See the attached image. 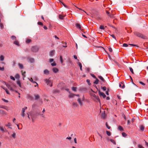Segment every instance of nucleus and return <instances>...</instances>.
Returning <instances> with one entry per match:
<instances>
[{
	"instance_id": "nucleus-48",
	"label": "nucleus",
	"mask_w": 148,
	"mask_h": 148,
	"mask_svg": "<svg viewBox=\"0 0 148 148\" xmlns=\"http://www.w3.org/2000/svg\"><path fill=\"white\" fill-rule=\"evenodd\" d=\"M90 75L92 76V77L94 78H95V79L96 78V77H95V75L94 74H91Z\"/></svg>"
},
{
	"instance_id": "nucleus-20",
	"label": "nucleus",
	"mask_w": 148,
	"mask_h": 148,
	"mask_svg": "<svg viewBox=\"0 0 148 148\" xmlns=\"http://www.w3.org/2000/svg\"><path fill=\"white\" fill-rule=\"evenodd\" d=\"M118 129L119 130L121 131H123V128L121 126H119L118 127Z\"/></svg>"
},
{
	"instance_id": "nucleus-40",
	"label": "nucleus",
	"mask_w": 148,
	"mask_h": 148,
	"mask_svg": "<svg viewBox=\"0 0 148 148\" xmlns=\"http://www.w3.org/2000/svg\"><path fill=\"white\" fill-rule=\"evenodd\" d=\"M138 148H144L141 145H138Z\"/></svg>"
},
{
	"instance_id": "nucleus-64",
	"label": "nucleus",
	"mask_w": 148,
	"mask_h": 148,
	"mask_svg": "<svg viewBox=\"0 0 148 148\" xmlns=\"http://www.w3.org/2000/svg\"><path fill=\"white\" fill-rule=\"evenodd\" d=\"M108 16H110V17L111 18H113L114 17V16H113V15L110 14V15H108Z\"/></svg>"
},
{
	"instance_id": "nucleus-32",
	"label": "nucleus",
	"mask_w": 148,
	"mask_h": 148,
	"mask_svg": "<svg viewBox=\"0 0 148 148\" xmlns=\"http://www.w3.org/2000/svg\"><path fill=\"white\" fill-rule=\"evenodd\" d=\"M77 89V88L76 87H73L72 88V90L73 91H76Z\"/></svg>"
},
{
	"instance_id": "nucleus-14",
	"label": "nucleus",
	"mask_w": 148,
	"mask_h": 148,
	"mask_svg": "<svg viewBox=\"0 0 148 148\" xmlns=\"http://www.w3.org/2000/svg\"><path fill=\"white\" fill-rule=\"evenodd\" d=\"M17 84L19 86L20 88H22V85H21L20 81L19 80H18L17 82Z\"/></svg>"
},
{
	"instance_id": "nucleus-43",
	"label": "nucleus",
	"mask_w": 148,
	"mask_h": 148,
	"mask_svg": "<svg viewBox=\"0 0 148 148\" xmlns=\"http://www.w3.org/2000/svg\"><path fill=\"white\" fill-rule=\"evenodd\" d=\"M130 71H131V72L132 74H134V72H133V69L132 68L130 67Z\"/></svg>"
},
{
	"instance_id": "nucleus-49",
	"label": "nucleus",
	"mask_w": 148,
	"mask_h": 148,
	"mask_svg": "<svg viewBox=\"0 0 148 148\" xmlns=\"http://www.w3.org/2000/svg\"><path fill=\"white\" fill-rule=\"evenodd\" d=\"M38 24L39 25H42V26L43 25L42 23L40 22H38Z\"/></svg>"
},
{
	"instance_id": "nucleus-10",
	"label": "nucleus",
	"mask_w": 148,
	"mask_h": 148,
	"mask_svg": "<svg viewBox=\"0 0 148 148\" xmlns=\"http://www.w3.org/2000/svg\"><path fill=\"white\" fill-rule=\"evenodd\" d=\"M35 97V100H38L40 98V96L39 95L37 94L34 95Z\"/></svg>"
},
{
	"instance_id": "nucleus-56",
	"label": "nucleus",
	"mask_w": 148,
	"mask_h": 148,
	"mask_svg": "<svg viewBox=\"0 0 148 148\" xmlns=\"http://www.w3.org/2000/svg\"><path fill=\"white\" fill-rule=\"evenodd\" d=\"M51 65L52 66H56V64L55 62H54L53 63H51Z\"/></svg>"
},
{
	"instance_id": "nucleus-19",
	"label": "nucleus",
	"mask_w": 148,
	"mask_h": 148,
	"mask_svg": "<svg viewBox=\"0 0 148 148\" xmlns=\"http://www.w3.org/2000/svg\"><path fill=\"white\" fill-rule=\"evenodd\" d=\"M23 71H21V72L22 73V75L23 77V79H24V78L25 77V74L26 73L25 71H24L23 73Z\"/></svg>"
},
{
	"instance_id": "nucleus-21",
	"label": "nucleus",
	"mask_w": 148,
	"mask_h": 148,
	"mask_svg": "<svg viewBox=\"0 0 148 148\" xmlns=\"http://www.w3.org/2000/svg\"><path fill=\"white\" fill-rule=\"evenodd\" d=\"M140 129L141 131H143L144 130V127L143 125H141L140 126Z\"/></svg>"
},
{
	"instance_id": "nucleus-47",
	"label": "nucleus",
	"mask_w": 148,
	"mask_h": 148,
	"mask_svg": "<svg viewBox=\"0 0 148 148\" xmlns=\"http://www.w3.org/2000/svg\"><path fill=\"white\" fill-rule=\"evenodd\" d=\"M62 0H59V1H60V4H62L63 5H64V6H65V4H64V3L62 2L61 1H62Z\"/></svg>"
},
{
	"instance_id": "nucleus-33",
	"label": "nucleus",
	"mask_w": 148,
	"mask_h": 148,
	"mask_svg": "<svg viewBox=\"0 0 148 148\" xmlns=\"http://www.w3.org/2000/svg\"><path fill=\"white\" fill-rule=\"evenodd\" d=\"M11 38L12 39V40H16V37L15 36H12L11 37Z\"/></svg>"
},
{
	"instance_id": "nucleus-8",
	"label": "nucleus",
	"mask_w": 148,
	"mask_h": 148,
	"mask_svg": "<svg viewBox=\"0 0 148 148\" xmlns=\"http://www.w3.org/2000/svg\"><path fill=\"white\" fill-rule=\"evenodd\" d=\"M76 26L77 28L81 30H82V27H81V25H80L79 24L77 23L76 24Z\"/></svg>"
},
{
	"instance_id": "nucleus-25",
	"label": "nucleus",
	"mask_w": 148,
	"mask_h": 148,
	"mask_svg": "<svg viewBox=\"0 0 148 148\" xmlns=\"http://www.w3.org/2000/svg\"><path fill=\"white\" fill-rule=\"evenodd\" d=\"M18 66L21 69H23V65L20 63H19L18 64Z\"/></svg>"
},
{
	"instance_id": "nucleus-29",
	"label": "nucleus",
	"mask_w": 148,
	"mask_h": 148,
	"mask_svg": "<svg viewBox=\"0 0 148 148\" xmlns=\"http://www.w3.org/2000/svg\"><path fill=\"white\" fill-rule=\"evenodd\" d=\"M31 40L30 39H27L26 40V43L27 44L31 42Z\"/></svg>"
},
{
	"instance_id": "nucleus-17",
	"label": "nucleus",
	"mask_w": 148,
	"mask_h": 148,
	"mask_svg": "<svg viewBox=\"0 0 148 148\" xmlns=\"http://www.w3.org/2000/svg\"><path fill=\"white\" fill-rule=\"evenodd\" d=\"M29 79V80L30 81H31V82L33 83H35L38 86V84L35 82L33 81L32 78H31L30 79L28 78Z\"/></svg>"
},
{
	"instance_id": "nucleus-55",
	"label": "nucleus",
	"mask_w": 148,
	"mask_h": 148,
	"mask_svg": "<svg viewBox=\"0 0 148 148\" xmlns=\"http://www.w3.org/2000/svg\"><path fill=\"white\" fill-rule=\"evenodd\" d=\"M25 115V112H22L21 115L22 116H23V117H24Z\"/></svg>"
},
{
	"instance_id": "nucleus-60",
	"label": "nucleus",
	"mask_w": 148,
	"mask_h": 148,
	"mask_svg": "<svg viewBox=\"0 0 148 148\" xmlns=\"http://www.w3.org/2000/svg\"><path fill=\"white\" fill-rule=\"evenodd\" d=\"M4 69L3 67H0V70L2 71H3L4 70Z\"/></svg>"
},
{
	"instance_id": "nucleus-28",
	"label": "nucleus",
	"mask_w": 148,
	"mask_h": 148,
	"mask_svg": "<svg viewBox=\"0 0 148 148\" xmlns=\"http://www.w3.org/2000/svg\"><path fill=\"white\" fill-rule=\"evenodd\" d=\"M110 141L114 144L116 145V142L114 140L111 139L110 140Z\"/></svg>"
},
{
	"instance_id": "nucleus-46",
	"label": "nucleus",
	"mask_w": 148,
	"mask_h": 148,
	"mask_svg": "<svg viewBox=\"0 0 148 148\" xmlns=\"http://www.w3.org/2000/svg\"><path fill=\"white\" fill-rule=\"evenodd\" d=\"M106 125L107 127V128L108 129H110V127L108 125V123H106Z\"/></svg>"
},
{
	"instance_id": "nucleus-54",
	"label": "nucleus",
	"mask_w": 148,
	"mask_h": 148,
	"mask_svg": "<svg viewBox=\"0 0 148 148\" xmlns=\"http://www.w3.org/2000/svg\"><path fill=\"white\" fill-rule=\"evenodd\" d=\"M28 98L30 99H33L32 97L31 96H30L29 95H28Z\"/></svg>"
},
{
	"instance_id": "nucleus-62",
	"label": "nucleus",
	"mask_w": 148,
	"mask_h": 148,
	"mask_svg": "<svg viewBox=\"0 0 148 148\" xmlns=\"http://www.w3.org/2000/svg\"><path fill=\"white\" fill-rule=\"evenodd\" d=\"M139 83L140 84H141L143 85H145V83H143V82H139Z\"/></svg>"
},
{
	"instance_id": "nucleus-36",
	"label": "nucleus",
	"mask_w": 148,
	"mask_h": 148,
	"mask_svg": "<svg viewBox=\"0 0 148 148\" xmlns=\"http://www.w3.org/2000/svg\"><path fill=\"white\" fill-rule=\"evenodd\" d=\"M14 44L17 45H18L19 44V42L17 41H15L14 42Z\"/></svg>"
},
{
	"instance_id": "nucleus-1",
	"label": "nucleus",
	"mask_w": 148,
	"mask_h": 148,
	"mask_svg": "<svg viewBox=\"0 0 148 148\" xmlns=\"http://www.w3.org/2000/svg\"><path fill=\"white\" fill-rule=\"evenodd\" d=\"M134 34L138 37L142 39H146L147 38V37L143 34L137 32H134Z\"/></svg>"
},
{
	"instance_id": "nucleus-11",
	"label": "nucleus",
	"mask_w": 148,
	"mask_h": 148,
	"mask_svg": "<svg viewBox=\"0 0 148 148\" xmlns=\"http://www.w3.org/2000/svg\"><path fill=\"white\" fill-rule=\"evenodd\" d=\"M0 130H1L3 132H7V131L5 129L3 128L2 127L0 126Z\"/></svg>"
},
{
	"instance_id": "nucleus-53",
	"label": "nucleus",
	"mask_w": 148,
	"mask_h": 148,
	"mask_svg": "<svg viewBox=\"0 0 148 148\" xmlns=\"http://www.w3.org/2000/svg\"><path fill=\"white\" fill-rule=\"evenodd\" d=\"M98 134L99 136H100V139L101 140L102 138V136H101V134H100L99 133H98Z\"/></svg>"
},
{
	"instance_id": "nucleus-27",
	"label": "nucleus",
	"mask_w": 148,
	"mask_h": 148,
	"mask_svg": "<svg viewBox=\"0 0 148 148\" xmlns=\"http://www.w3.org/2000/svg\"><path fill=\"white\" fill-rule=\"evenodd\" d=\"M15 77L16 79H18L20 77V75L19 74H17L15 76Z\"/></svg>"
},
{
	"instance_id": "nucleus-2",
	"label": "nucleus",
	"mask_w": 148,
	"mask_h": 148,
	"mask_svg": "<svg viewBox=\"0 0 148 148\" xmlns=\"http://www.w3.org/2000/svg\"><path fill=\"white\" fill-rule=\"evenodd\" d=\"M39 49V47L37 46H32L31 48V50L32 52L36 53L38 52Z\"/></svg>"
},
{
	"instance_id": "nucleus-58",
	"label": "nucleus",
	"mask_w": 148,
	"mask_h": 148,
	"mask_svg": "<svg viewBox=\"0 0 148 148\" xmlns=\"http://www.w3.org/2000/svg\"><path fill=\"white\" fill-rule=\"evenodd\" d=\"M36 104H33L32 105V108H34L36 107Z\"/></svg>"
},
{
	"instance_id": "nucleus-52",
	"label": "nucleus",
	"mask_w": 148,
	"mask_h": 148,
	"mask_svg": "<svg viewBox=\"0 0 148 148\" xmlns=\"http://www.w3.org/2000/svg\"><path fill=\"white\" fill-rule=\"evenodd\" d=\"M108 50L110 52H112V48L111 47L109 48Z\"/></svg>"
},
{
	"instance_id": "nucleus-44",
	"label": "nucleus",
	"mask_w": 148,
	"mask_h": 148,
	"mask_svg": "<svg viewBox=\"0 0 148 148\" xmlns=\"http://www.w3.org/2000/svg\"><path fill=\"white\" fill-rule=\"evenodd\" d=\"M122 135L124 137H125L127 136V134L125 132H123L122 133Z\"/></svg>"
},
{
	"instance_id": "nucleus-37",
	"label": "nucleus",
	"mask_w": 148,
	"mask_h": 148,
	"mask_svg": "<svg viewBox=\"0 0 148 148\" xmlns=\"http://www.w3.org/2000/svg\"><path fill=\"white\" fill-rule=\"evenodd\" d=\"M73 105L74 107H76L77 106V104L76 102H73Z\"/></svg>"
},
{
	"instance_id": "nucleus-7",
	"label": "nucleus",
	"mask_w": 148,
	"mask_h": 148,
	"mask_svg": "<svg viewBox=\"0 0 148 148\" xmlns=\"http://www.w3.org/2000/svg\"><path fill=\"white\" fill-rule=\"evenodd\" d=\"M119 86L120 87L122 88H124L125 87V85L123 82H121L119 83Z\"/></svg>"
},
{
	"instance_id": "nucleus-9",
	"label": "nucleus",
	"mask_w": 148,
	"mask_h": 148,
	"mask_svg": "<svg viewBox=\"0 0 148 148\" xmlns=\"http://www.w3.org/2000/svg\"><path fill=\"white\" fill-rule=\"evenodd\" d=\"M12 134H11V136L14 138H16V133L14 131H12Z\"/></svg>"
},
{
	"instance_id": "nucleus-45",
	"label": "nucleus",
	"mask_w": 148,
	"mask_h": 148,
	"mask_svg": "<svg viewBox=\"0 0 148 148\" xmlns=\"http://www.w3.org/2000/svg\"><path fill=\"white\" fill-rule=\"evenodd\" d=\"M101 88L104 91H105L106 90V86H103V87H102Z\"/></svg>"
},
{
	"instance_id": "nucleus-61",
	"label": "nucleus",
	"mask_w": 148,
	"mask_h": 148,
	"mask_svg": "<svg viewBox=\"0 0 148 148\" xmlns=\"http://www.w3.org/2000/svg\"><path fill=\"white\" fill-rule=\"evenodd\" d=\"M110 36L114 38L115 39H116V37H115L114 36V35H113V34H112L111 35H110Z\"/></svg>"
},
{
	"instance_id": "nucleus-50",
	"label": "nucleus",
	"mask_w": 148,
	"mask_h": 148,
	"mask_svg": "<svg viewBox=\"0 0 148 148\" xmlns=\"http://www.w3.org/2000/svg\"><path fill=\"white\" fill-rule=\"evenodd\" d=\"M128 46V45L126 43H124L123 44V47H127Z\"/></svg>"
},
{
	"instance_id": "nucleus-35",
	"label": "nucleus",
	"mask_w": 148,
	"mask_h": 148,
	"mask_svg": "<svg viewBox=\"0 0 148 148\" xmlns=\"http://www.w3.org/2000/svg\"><path fill=\"white\" fill-rule=\"evenodd\" d=\"M64 16H62L61 15H59V18L60 19H63L64 18Z\"/></svg>"
},
{
	"instance_id": "nucleus-39",
	"label": "nucleus",
	"mask_w": 148,
	"mask_h": 148,
	"mask_svg": "<svg viewBox=\"0 0 148 148\" xmlns=\"http://www.w3.org/2000/svg\"><path fill=\"white\" fill-rule=\"evenodd\" d=\"M60 60L61 63H63L62 57L61 56H60Z\"/></svg>"
},
{
	"instance_id": "nucleus-5",
	"label": "nucleus",
	"mask_w": 148,
	"mask_h": 148,
	"mask_svg": "<svg viewBox=\"0 0 148 148\" xmlns=\"http://www.w3.org/2000/svg\"><path fill=\"white\" fill-rule=\"evenodd\" d=\"M99 95L100 96L102 97L103 98H105L106 97V95L103 92H100L99 90L98 91Z\"/></svg>"
},
{
	"instance_id": "nucleus-24",
	"label": "nucleus",
	"mask_w": 148,
	"mask_h": 148,
	"mask_svg": "<svg viewBox=\"0 0 148 148\" xmlns=\"http://www.w3.org/2000/svg\"><path fill=\"white\" fill-rule=\"evenodd\" d=\"M78 65L79 66L80 68V70L82 71V66L81 63L80 62H79L78 63Z\"/></svg>"
},
{
	"instance_id": "nucleus-31",
	"label": "nucleus",
	"mask_w": 148,
	"mask_h": 148,
	"mask_svg": "<svg viewBox=\"0 0 148 148\" xmlns=\"http://www.w3.org/2000/svg\"><path fill=\"white\" fill-rule=\"evenodd\" d=\"M106 132L108 136H110L111 135V133L109 131H106Z\"/></svg>"
},
{
	"instance_id": "nucleus-34",
	"label": "nucleus",
	"mask_w": 148,
	"mask_h": 148,
	"mask_svg": "<svg viewBox=\"0 0 148 148\" xmlns=\"http://www.w3.org/2000/svg\"><path fill=\"white\" fill-rule=\"evenodd\" d=\"M86 82L89 85H91V84L90 82V80L89 79H87L86 80Z\"/></svg>"
},
{
	"instance_id": "nucleus-4",
	"label": "nucleus",
	"mask_w": 148,
	"mask_h": 148,
	"mask_svg": "<svg viewBox=\"0 0 148 148\" xmlns=\"http://www.w3.org/2000/svg\"><path fill=\"white\" fill-rule=\"evenodd\" d=\"M5 84L8 89L12 91H14V89L12 87L11 85L8 84H6V83H5Z\"/></svg>"
},
{
	"instance_id": "nucleus-3",
	"label": "nucleus",
	"mask_w": 148,
	"mask_h": 148,
	"mask_svg": "<svg viewBox=\"0 0 148 148\" xmlns=\"http://www.w3.org/2000/svg\"><path fill=\"white\" fill-rule=\"evenodd\" d=\"M45 81L47 85H49L51 87L52 86V83L51 80L49 79H46L45 80Z\"/></svg>"
},
{
	"instance_id": "nucleus-6",
	"label": "nucleus",
	"mask_w": 148,
	"mask_h": 148,
	"mask_svg": "<svg viewBox=\"0 0 148 148\" xmlns=\"http://www.w3.org/2000/svg\"><path fill=\"white\" fill-rule=\"evenodd\" d=\"M27 61L30 63H33L34 61V59L33 58L28 57L27 58Z\"/></svg>"
},
{
	"instance_id": "nucleus-59",
	"label": "nucleus",
	"mask_w": 148,
	"mask_h": 148,
	"mask_svg": "<svg viewBox=\"0 0 148 148\" xmlns=\"http://www.w3.org/2000/svg\"><path fill=\"white\" fill-rule=\"evenodd\" d=\"M54 60L53 59H49V62L50 63H51L53 62Z\"/></svg>"
},
{
	"instance_id": "nucleus-22",
	"label": "nucleus",
	"mask_w": 148,
	"mask_h": 148,
	"mask_svg": "<svg viewBox=\"0 0 148 148\" xmlns=\"http://www.w3.org/2000/svg\"><path fill=\"white\" fill-rule=\"evenodd\" d=\"M96 80L94 82V84H98L99 80L98 79H97V78H95Z\"/></svg>"
},
{
	"instance_id": "nucleus-12",
	"label": "nucleus",
	"mask_w": 148,
	"mask_h": 148,
	"mask_svg": "<svg viewBox=\"0 0 148 148\" xmlns=\"http://www.w3.org/2000/svg\"><path fill=\"white\" fill-rule=\"evenodd\" d=\"M78 103L79 104L80 106L82 105V103L81 101V99L80 98H78L77 100Z\"/></svg>"
},
{
	"instance_id": "nucleus-63",
	"label": "nucleus",
	"mask_w": 148,
	"mask_h": 148,
	"mask_svg": "<svg viewBox=\"0 0 148 148\" xmlns=\"http://www.w3.org/2000/svg\"><path fill=\"white\" fill-rule=\"evenodd\" d=\"M3 109H5L7 110H8V107H7V106H5L4 107V108Z\"/></svg>"
},
{
	"instance_id": "nucleus-57",
	"label": "nucleus",
	"mask_w": 148,
	"mask_h": 148,
	"mask_svg": "<svg viewBox=\"0 0 148 148\" xmlns=\"http://www.w3.org/2000/svg\"><path fill=\"white\" fill-rule=\"evenodd\" d=\"M10 78H11V79H12L13 80H15V79L14 78L13 76H10Z\"/></svg>"
},
{
	"instance_id": "nucleus-51",
	"label": "nucleus",
	"mask_w": 148,
	"mask_h": 148,
	"mask_svg": "<svg viewBox=\"0 0 148 148\" xmlns=\"http://www.w3.org/2000/svg\"><path fill=\"white\" fill-rule=\"evenodd\" d=\"M2 100L4 102H8V100L5 99H4L3 98H2Z\"/></svg>"
},
{
	"instance_id": "nucleus-26",
	"label": "nucleus",
	"mask_w": 148,
	"mask_h": 148,
	"mask_svg": "<svg viewBox=\"0 0 148 148\" xmlns=\"http://www.w3.org/2000/svg\"><path fill=\"white\" fill-rule=\"evenodd\" d=\"M74 96H75V94H71L69 95V98L73 97Z\"/></svg>"
},
{
	"instance_id": "nucleus-15",
	"label": "nucleus",
	"mask_w": 148,
	"mask_h": 148,
	"mask_svg": "<svg viewBox=\"0 0 148 148\" xmlns=\"http://www.w3.org/2000/svg\"><path fill=\"white\" fill-rule=\"evenodd\" d=\"M52 70L53 72L55 73H56L58 71L57 68L55 67L53 68Z\"/></svg>"
},
{
	"instance_id": "nucleus-41",
	"label": "nucleus",
	"mask_w": 148,
	"mask_h": 148,
	"mask_svg": "<svg viewBox=\"0 0 148 148\" xmlns=\"http://www.w3.org/2000/svg\"><path fill=\"white\" fill-rule=\"evenodd\" d=\"M0 27L1 29H2L3 28V25L2 23L0 24Z\"/></svg>"
},
{
	"instance_id": "nucleus-16",
	"label": "nucleus",
	"mask_w": 148,
	"mask_h": 148,
	"mask_svg": "<svg viewBox=\"0 0 148 148\" xmlns=\"http://www.w3.org/2000/svg\"><path fill=\"white\" fill-rule=\"evenodd\" d=\"M98 77L103 82H105V80H104V78L101 76H98Z\"/></svg>"
},
{
	"instance_id": "nucleus-18",
	"label": "nucleus",
	"mask_w": 148,
	"mask_h": 148,
	"mask_svg": "<svg viewBox=\"0 0 148 148\" xmlns=\"http://www.w3.org/2000/svg\"><path fill=\"white\" fill-rule=\"evenodd\" d=\"M44 72L45 74H46V75H48V74H49V71L47 69L45 70L44 71Z\"/></svg>"
},
{
	"instance_id": "nucleus-30",
	"label": "nucleus",
	"mask_w": 148,
	"mask_h": 148,
	"mask_svg": "<svg viewBox=\"0 0 148 148\" xmlns=\"http://www.w3.org/2000/svg\"><path fill=\"white\" fill-rule=\"evenodd\" d=\"M100 29H101L104 30L105 29V27L103 25H100L99 27Z\"/></svg>"
},
{
	"instance_id": "nucleus-13",
	"label": "nucleus",
	"mask_w": 148,
	"mask_h": 148,
	"mask_svg": "<svg viewBox=\"0 0 148 148\" xmlns=\"http://www.w3.org/2000/svg\"><path fill=\"white\" fill-rule=\"evenodd\" d=\"M55 52L54 50H53L50 52V55L51 56H52L54 54Z\"/></svg>"
},
{
	"instance_id": "nucleus-38",
	"label": "nucleus",
	"mask_w": 148,
	"mask_h": 148,
	"mask_svg": "<svg viewBox=\"0 0 148 148\" xmlns=\"http://www.w3.org/2000/svg\"><path fill=\"white\" fill-rule=\"evenodd\" d=\"M79 10H81L82 11H83L84 12H85V13H86V14H87V15H88V14L85 11H84V10L82 9L81 8H78L77 7L75 6Z\"/></svg>"
},
{
	"instance_id": "nucleus-23",
	"label": "nucleus",
	"mask_w": 148,
	"mask_h": 148,
	"mask_svg": "<svg viewBox=\"0 0 148 148\" xmlns=\"http://www.w3.org/2000/svg\"><path fill=\"white\" fill-rule=\"evenodd\" d=\"M4 57L3 55H1L0 56V60L1 61H3L4 60Z\"/></svg>"
},
{
	"instance_id": "nucleus-42",
	"label": "nucleus",
	"mask_w": 148,
	"mask_h": 148,
	"mask_svg": "<svg viewBox=\"0 0 148 148\" xmlns=\"http://www.w3.org/2000/svg\"><path fill=\"white\" fill-rule=\"evenodd\" d=\"M59 92V91L58 90H53V92L54 93H58Z\"/></svg>"
}]
</instances>
